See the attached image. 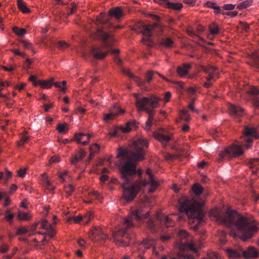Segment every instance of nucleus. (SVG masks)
Segmentation results:
<instances>
[{
    "mask_svg": "<svg viewBox=\"0 0 259 259\" xmlns=\"http://www.w3.org/2000/svg\"><path fill=\"white\" fill-rule=\"evenodd\" d=\"M90 138V135L78 133L75 135L74 140L77 143L81 144L82 145H85L89 143Z\"/></svg>",
    "mask_w": 259,
    "mask_h": 259,
    "instance_id": "nucleus-17",
    "label": "nucleus"
},
{
    "mask_svg": "<svg viewBox=\"0 0 259 259\" xmlns=\"http://www.w3.org/2000/svg\"><path fill=\"white\" fill-rule=\"evenodd\" d=\"M71 219L74 221L75 223H79L80 221H82L83 215H78L77 216H75L72 217Z\"/></svg>",
    "mask_w": 259,
    "mask_h": 259,
    "instance_id": "nucleus-56",
    "label": "nucleus"
},
{
    "mask_svg": "<svg viewBox=\"0 0 259 259\" xmlns=\"http://www.w3.org/2000/svg\"><path fill=\"white\" fill-rule=\"evenodd\" d=\"M122 72L124 74L127 75L131 78H132L134 81H135L139 87H142L143 86L144 81L139 77L135 76L133 75V74L130 72L129 70L123 69Z\"/></svg>",
    "mask_w": 259,
    "mask_h": 259,
    "instance_id": "nucleus-24",
    "label": "nucleus"
},
{
    "mask_svg": "<svg viewBox=\"0 0 259 259\" xmlns=\"http://www.w3.org/2000/svg\"><path fill=\"white\" fill-rule=\"evenodd\" d=\"M201 245H198L193 237L185 230H180L178 233V240L175 244V248L179 249L180 252L178 254V258L171 257L169 259H194L191 255L185 254L186 251H192L196 252Z\"/></svg>",
    "mask_w": 259,
    "mask_h": 259,
    "instance_id": "nucleus-4",
    "label": "nucleus"
},
{
    "mask_svg": "<svg viewBox=\"0 0 259 259\" xmlns=\"http://www.w3.org/2000/svg\"><path fill=\"white\" fill-rule=\"evenodd\" d=\"M148 147L147 140L143 137H140L135 140L131 149H123L120 148L117 157L124 156L121 162L120 170L122 178L123 196L122 198L127 201L134 199L138 192L143 188L149 185V192L153 193L160 185L159 180L153 175L150 169L146 171V180H140L132 184V177L136 173L137 162L144 159L145 149Z\"/></svg>",
    "mask_w": 259,
    "mask_h": 259,
    "instance_id": "nucleus-1",
    "label": "nucleus"
},
{
    "mask_svg": "<svg viewBox=\"0 0 259 259\" xmlns=\"http://www.w3.org/2000/svg\"><path fill=\"white\" fill-rule=\"evenodd\" d=\"M90 154L89 156V160L93 157L94 155L100 150V146L97 144H94L90 147Z\"/></svg>",
    "mask_w": 259,
    "mask_h": 259,
    "instance_id": "nucleus-30",
    "label": "nucleus"
},
{
    "mask_svg": "<svg viewBox=\"0 0 259 259\" xmlns=\"http://www.w3.org/2000/svg\"><path fill=\"white\" fill-rule=\"evenodd\" d=\"M161 45L166 48H171L173 46L174 41L170 38H163L160 41Z\"/></svg>",
    "mask_w": 259,
    "mask_h": 259,
    "instance_id": "nucleus-31",
    "label": "nucleus"
},
{
    "mask_svg": "<svg viewBox=\"0 0 259 259\" xmlns=\"http://www.w3.org/2000/svg\"><path fill=\"white\" fill-rule=\"evenodd\" d=\"M29 139V137L27 136V132L24 131L21 136V140H20V141L18 142V146H23L25 143L27 142Z\"/></svg>",
    "mask_w": 259,
    "mask_h": 259,
    "instance_id": "nucleus-34",
    "label": "nucleus"
},
{
    "mask_svg": "<svg viewBox=\"0 0 259 259\" xmlns=\"http://www.w3.org/2000/svg\"><path fill=\"white\" fill-rule=\"evenodd\" d=\"M89 237L92 241H96L106 239L107 238V235L103 232L100 227H95L91 230Z\"/></svg>",
    "mask_w": 259,
    "mask_h": 259,
    "instance_id": "nucleus-13",
    "label": "nucleus"
},
{
    "mask_svg": "<svg viewBox=\"0 0 259 259\" xmlns=\"http://www.w3.org/2000/svg\"><path fill=\"white\" fill-rule=\"evenodd\" d=\"M209 30L210 34L208 35L209 38H211V35H216L219 32V28L218 25L215 24H212L209 27Z\"/></svg>",
    "mask_w": 259,
    "mask_h": 259,
    "instance_id": "nucleus-32",
    "label": "nucleus"
},
{
    "mask_svg": "<svg viewBox=\"0 0 259 259\" xmlns=\"http://www.w3.org/2000/svg\"><path fill=\"white\" fill-rule=\"evenodd\" d=\"M252 3V1L251 0H246L238 5L237 8L239 10H242L250 6Z\"/></svg>",
    "mask_w": 259,
    "mask_h": 259,
    "instance_id": "nucleus-36",
    "label": "nucleus"
},
{
    "mask_svg": "<svg viewBox=\"0 0 259 259\" xmlns=\"http://www.w3.org/2000/svg\"><path fill=\"white\" fill-rule=\"evenodd\" d=\"M179 204L180 211L186 213L190 221L195 224L193 228L196 230L198 226L203 222L204 213L201 209L203 203L184 196L179 200Z\"/></svg>",
    "mask_w": 259,
    "mask_h": 259,
    "instance_id": "nucleus-3",
    "label": "nucleus"
},
{
    "mask_svg": "<svg viewBox=\"0 0 259 259\" xmlns=\"http://www.w3.org/2000/svg\"><path fill=\"white\" fill-rule=\"evenodd\" d=\"M241 138L248 143L246 146L248 148L251 147L249 143L252 142L253 138L257 139L259 138V136L257 135L254 128L246 126L244 128L243 135Z\"/></svg>",
    "mask_w": 259,
    "mask_h": 259,
    "instance_id": "nucleus-12",
    "label": "nucleus"
},
{
    "mask_svg": "<svg viewBox=\"0 0 259 259\" xmlns=\"http://www.w3.org/2000/svg\"><path fill=\"white\" fill-rule=\"evenodd\" d=\"M180 116L182 119L188 121L190 119V117L189 114L188 113V111L186 110H183L180 112Z\"/></svg>",
    "mask_w": 259,
    "mask_h": 259,
    "instance_id": "nucleus-41",
    "label": "nucleus"
},
{
    "mask_svg": "<svg viewBox=\"0 0 259 259\" xmlns=\"http://www.w3.org/2000/svg\"><path fill=\"white\" fill-rule=\"evenodd\" d=\"M67 171H65L64 172H59V178L62 180H64V179H65V177L67 176Z\"/></svg>",
    "mask_w": 259,
    "mask_h": 259,
    "instance_id": "nucleus-64",
    "label": "nucleus"
},
{
    "mask_svg": "<svg viewBox=\"0 0 259 259\" xmlns=\"http://www.w3.org/2000/svg\"><path fill=\"white\" fill-rule=\"evenodd\" d=\"M59 161H60V157L57 156H54L52 157L51 158V159H50V163H52L57 162H59Z\"/></svg>",
    "mask_w": 259,
    "mask_h": 259,
    "instance_id": "nucleus-61",
    "label": "nucleus"
},
{
    "mask_svg": "<svg viewBox=\"0 0 259 259\" xmlns=\"http://www.w3.org/2000/svg\"><path fill=\"white\" fill-rule=\"evenodd\" d=\"M56 129L59 133H65L68 130V125L67 124L59 123L58 124Z\"/></svg>",
    "mask_w": 259,
    "mask_h": 259,
    "instance_id": "nucleus-40",
    "label": "nucleus"
},
{
    "mask_svg": "<svg viewBox=\"0 0 259 259\" xmlns=\"http://www.w3.org/2000/svg\"><path fill=\"white\" fill-rule=\"evenodd\" d=\"M0 68L6 71H11L15 69V66H11L10 67H7L5 66H2L0 67Z\"/></svg>",
    "mask_w": 259,
    "mask_h": 259,
    "instance_id": "nucleus-62",
    "label": "nucleus"
},
{
    "mask_svg": "<svg viewBox=\"0 0 259 259\" xmlns=\"http://www.w3.org/2000/svg\"><path fill=\"white\" fill-rule=\"evenodd\" d=\"M136 99V107L139 111H145L149 114V118L146 122L144 127L147 131L150 130L151 125L153 120V111L148 107L149 106L151 108H156L159 105L160 99L155 96L150 97H143L141 99L139 98L138 95L135 94Z\"/></svg>",
    "mask_w": 259,
    "mask_h": 259,
    "instance_id": "nucleus-6",
    "label": "nucleus"
},
{
    "mask_svg": "<svg viewBox=\"0 0 259 259\" xmlns=\"http://www.w3.org/2000/svg\"><path fill=\"white\" fill-rule=\"evenodd\" d=\"M28 231L27 229L25 227H20L17 230L16 233L17 235H22L26 233Z\"/></svg>",
    "mask_w": 259,
    "mask_h": 259,
    "instance_id": "nucleus-50",
    "label": "nucleus"
},
{
    "mask_svg": "<svg viewBox=\"0 0 259 259\" xmlns=\"http://www.w3.org/2000/svg\"><path fill=\"white\" fill-rule=\"evenodd\" d=\"M54 79L53 78H51L48 80H38V83L42 86V88L45 89H49L50 88L52 84H53Z\"/></svg>",
    "mask_w": 259,
    "mask_h": 259,
    "instance_id": "nucleus-29",
    "label": "nucleus"
},
{
    "mask_svg": "<svg viewBox=\"0 0 259 259\" xmlns=\"http://www.w3.org/2000/svg\"><path fill=\"white\" fill-rule=\"evenodd\" d=\"M17 5L20 10L24 13H28L30 10L26 7V5L22 0H17Z\"/></svg>",
    "mask_w": 259,
    "mask_h": 259,
    "instance_id": "nucleus-33",
    "label": "nucleus"
},
{
    "mask_svg": "<svg viewBox=\"0 0 259 259\" xmlns=\"http://www.w3.org/2000/svg\"><path fill=\"white\" fill-rule=\"evenodd\" d=\"M109 14L111 16L115 17V18L117 19L122 17L121 11L118 7L110 10Z\"/></svg>",
    "mask_w": 259,
    "mask_h": 259,
    "instance_id": "nucleus-28",
    "label": "nucleus"
},
{
    "mask_svg": "<svg viewBox=\"0 0 259 259\" xmlns=\"http://www.w3.org/2000/svg\"><path fill=\"white\" fill-rule=\"evenodd\" d=\"M228 107L230 114L234 116H240L243 114V109L239 106L229 103Z\"/></svg>",
    "mask_w": 259,
    "mask_h": 259,
    "instance_id": "nucleus-18",
    "label": "nucleus"
},
{
    "mask_svg": "<svg viewBox=\"0 0 259 259\" xmlns=\"http://www.w3.org/2000/svg\"><path fill=\"white\" fill-rule=\"evenodd\" d=\"M105 14L101 13L99 16L97 18V21L98 23L101 24H104L106 23Z\"/></svg>",
    "mask_w": 259,
    "mask_h": 259,
    "instance_id": "nucleus-48",
    "label": "nucleus"
},
{
    "mask_svg": "<svg viewBox=\"0 0 259 259\" xmlns=\"http://www.w3.org/2000/svg\"><path fill=\"white\" fill-rule=\"evenodd\" d=\"M39 223L40 224L41 228L46 230L49 228L50 229L52 226L46 219L42 220Z\"/></svg>",
    "mask_w": 259,
    "mask_h": 259,
    "instance_id": "nucleus-44",
    "label": "nucleus"
},
{
    "mask_svg": "<svg viewBox=\"0 0 259 259\" xmlns=\"http://www.w3.org/2000/svg\"><path fill=\"white\" fill-rule=\"evenodd\" d=\"M218 235L219 236V237H221L220 239L221 243H225L226 240L224 238H225V237L226 236V233L224 231H220L219 232Z\"/></svg>",
    "mask_w": 259,
    "mask_h": 259,
    "instance_id": "nucleus-49",
    "label": "nucleus"
},
{
    "mask_svg": "<svg viewBox=\"0 0 259 259\" xmlns=\"http://www.w3.org/2000/svg\"><path fill=\"white\" fill-rule=\"evenodd\" d=\"M73 187L72 185H69L65 187V191L67 194L70 195L71 193L73 191Z\"/></svg>",
    "mask_w": 259,
    "mask_h": 259,
    "instance_id": "nucleus-54",
    "label": "nucleus"
},
{
    "mask_svg": "<svg viewBox=\"0 0 259 259\" xmlns=\"http://www.w3.org/2000/svg\"><path fill=\"white\" fill-rule=\"evenodd\" d=\"M29 79L30 81L32 82L35 85L38 84V82H37L36 81V77L35 76L31 75L29 77Z\"/></svg>",
    "mask_w": 259,
    "mask_h": 259,
    "instance_id": "nucleus-63",
    "label": "nucleus"
},
{
    "mask_svg": "<svg viewBox=\"0 0 259 259\" xmlns=\"http://www.w3.org/2000/svg\"><path fill=\"white\" fill-rule=\"evenodd\" d=\"M135 121H131L127 122L125 126H120L118 128L123 133H129L131 131L132 128L135 126Z\"/></svg>",
    "mask_w": 259,
    "mask_h": 259,
    "instance_id": "nucleus-25",
    "label": "nucleus"
},
{
    "mask_svg": "<svg viewBox=\"0 0 259 259\" xmlns=\"http://www.w3.org/2000/svg\"><path fill=\"white\" fill-rule=\"evenodd\" d=\"M124 112L123 109H121L118 105H115L110 110V113L105 114L104 120L106 121H108L114 118L117 115L122 114Z\"/></svg>",
    "mask_w": 259,
    "mask_h": 259,
    "instance_id": "nucleus-14",
    "label": "nucleus"
},
{
    "mask_svg": "<svg viewBox=\"0 0 259 259\" xmlns=\"http://www.w3.org/2000/svg\"><path fill=\"white\" fill-rule=\"evenodd\" d=\"M153 78V72L152 71H149L146 76V81L149 82Z\"/></svg>",
    "mask_w": 259,
    "mask_h": 259,
    "instance_id": "nucleus-55",
    "label": "nucleus"
},
{
    "mask_svg": "<svg viewBox=\"0 0 259 259\" xmlns=\"http://www.w3.org/2000/svg\"><path fill=\"white\" fill-rule=\"evenodd\" d=\"M161 26L158 23H155L153 25H144L140 23L136 25L135 30L137 33H142L143 35L142 41L148 46H152V37L155 34L158 35L159 32L162 30Z\"/></svg>",
    "mask_w": 259,
    "mask_h": 259,
    "instance_id": "nucleus-8",
    "label": "nucleus"
},
{
    "mask_svg": "<svg viewBox=\"0 0 259 259\" xmlns=\"http://www.w3.org/2000/svg\"><path fill=\"white\" fill-rule=\"evenodd\" d=\"M176 157H177L176 155H175L174 154H170V153H166L165 155V158L167 160L175 159Z\"/></svg>",
    "mask_w": 259,
    "mask_h": 259,
    "instance_id": "nucleus-59",
    "label": "nucleus"
},
{
    "mask_svg": "<svg viewBox=\"0 0 259 259\" xmlns=\"http://www.w3.org/2000/svg\"><path fill=\"white\" fill-rule=\"evenodd\" d=\"M58 47L61 49H65L68 47V45L63 41H60L58 44Z\"/></svg>",
    "mask_w": 259,
    "mask_h": 259,
    "instance_id": "nucleus-51",
    "label": "nucleus"
},
{
    "mask_svg": "<svg viewBox=\"0 0 259 259\" xmlns=\"http://www.w3.org/2000/svg\"><path fill=\"white\" fill-rule=\"evenodd\" d=\"M6 220L10 224H12L14 214L11 212L9 210H7L5 213Z\"/></svg>",
    "mask_w": 259,
    "mask_h": 259,
    "instance_id": "nucleus-38",
    "label": "nucleus"
},
{
    "mask_svg": "<svg viewBox=\"0 0 259 259\" xmlns=\"http://www.w3.org/2000/svg\"><path fill=\"white\" fill-rule=\"evenodd\" d=\"M85 155V152L82 149H80L77 154H75L71 159L72 164H76Z\"/></svg>",
    "mask_w": 259,
    "mask_h": 259,
    "instance_id": "nucleus-26",
    "label": "nucleus"
},
{
    "mask_svg": "<svg viewBox=\"0 0 259 259\" xmlns=\"http://www.w3.org/2000/svg\"><path fill=\"white\" fill-rule=\"evenodd\" d=\"M66 83L67 82L65 80H63L62 82V83H61L60 82H55L54 83L53 82V84L56 88H58L60 91L64 93L65 92L66 90V88L65 87Z\"/></svg>",
    "mask_w": 259,
    "mask_h": 259,
    "instance_id": "nucleus-35",
    "label": "nucleus"
},
{
    "mask_svg": "<svg viewBox=\"0 0 259 259\" xmlns=\"http://www.w3.org/2000/svg\"><path fill=\"white\" fill-rule=\"evenodd\" d=\"M47 232L45 233H42L39 232H38V234L41 235H46L48 234L50 237H53L56 233V231L54 229L53 226L51 227L50 229L49 228L48 230H47Z\"/></svg>",
    "mask_w": 259,
    "mask_h": 259,
    "instance_id": "nucleus-46",
    "label": "nucleus"
},
{
    "mask_svg": "<svg viewBox=\"0 0 259 259\" xmlns=\"http://www.w3.org/2000/svg\"><path fill=\"white\" fill-rule=\"evenodd\" d=\"M248 92L251 95H257L259 94V90L254 87H252L250 88Z\"/></svg>",
    "mask_w": 259,
    "mask_h": 259,
    "instance_id": "nucleus-52",
    "label": "nucleus"
},
{
    "mask_svg": "<svg viewBox=\"0 0 259 259\" xmlns=\"http://www.w3.org/2000/svg\"><path fill=\"white\" fill-rule=\"evenodd\" d=\"M157 219L159 220L161 223L165 224L166 227H168L172 226L171 219L168 216L165 215L162 213H158L157 214Z\"/></svg>",
    "mask_w": 259,
    "mask_h": 259,
    "instance_id": "nucleus-22",
    "label": "nucleus"
},
{
    "mask_svg": "<svg viewBox=\"0 0 259 259\" xmlns=\"http://www.w3.org/2000/svg\"><path fill=\"white\" fill-rule=\"evenodd\" d=\"M148 217V212L144 213L141 208L137 210H133L129 215L124 218L122 225L123 228H118L117 231L113 233V238L115 241L120 243L122 245H126L124 243L125 241L122 238L124 237H128V235L127 234V230L134 226V218L138 221H140L147 218Z\"/></svg>",
    "mask_w": 259,
    "mask_h": 259,
    "instance_id": "nucleus-5",
    "label": "nucleus"
},
{
    "mask_svg": "<svg viewBox=\"0 0 259 259\" xmlns=\"http://www.w3.org/2000/svg\"><path fill=\"white\" fill-rule=\"evenodd\" d=\"M243 154V150L240 145L232 144L219 153L217 160H228L233 157L240 156Z\"/></svg>",
    "mask_w": 259,
    "mask_h": 259,
    "instance_id": "nucleus-9",
    "label": "nucleus"
},
{
    "mask_svg": "<svg viewBox=\"0 0 259 259\" xmlns=\"http://www.w3.org/2000/svg\"><path fill=\"white\" fill-rule=\"evenodd\" d=\"M203 190V187L198 184H195L192 187L193 192L197 195H199L202 192Z\"/></svg>",
    "mask_w": 259,
    "mask_h": 259,
    "instance_id": "nucleus-37",
    "label": "nucleus"
},
{
    "mask_svg": "<svg viewBox=\"0 0 259 259\" xmlns=\"http://www.w3.org/2000/svg\"><path fill=\"white\" fill-rule=\"evenodd\" d=\"M235 5L226 4L223 6V8L226 10H232L235 8Z\"/></svg>",
    "mask_w": 259,
    "mask_h": 259,
    "instance_id": "nucleus-58",
    "label": "nucleus"
},
{
    "mask_svg": "<svg viewBox=\"0 0 259 259\" xmlns=\"http://www.w3.org/2000/svg\"><path fill=\"white\" fill-rule=\"evenodd\" d=\"M31 218V214L29 212L18 211L17 219L20 221H28Z\"/></svg>",
    "mask_w": 259,
    "mask_h": 259,
    "instance_id": "nucleus-27",
    "label": "nucleus"
},
{
    "mask_svg": "<svg viewBox=\"0 0 259 259\" xmlns=\"http://www.w3.org/2000/svg\"><path fill=\"white\" fill-rule=\"evenodd\" d=\"M209 217L211 220L230 228V234L240 237L243 241L251 238L258 229L252 216H242L230 209L224 215L219 209H212L209 212Z\"/></svg>",
    "mask_w": 259,
    "mask_h": 259,
    "instance_id": "nucleus-2",
    "label": "nucleus"
},
{
    "mask_svg": "<svg viewBox=\"0 0 259 259\" xmlns=\"http://www.w3.org/2000/svg\"><path fill=\"white\" fill-rule=\"evenodd\" d=\"M203 71L208 74L206 77L207 81L204 83V86L205 88H209L212 85L211 80H215L219 77V71L214 67L212 66H207L203 67Z\"/></svg>",
    "mask_w": 259,
    "mask_h": 259,
    "instance_id": "nucleus-11",
    "label": "nucleus"
},
{
    "mask_svg": "<svg viewBox=\"0 0 259 259\" xmlns=\"http://www.w3.org/2000/svg\"><path fill=\"white\" fill-rule=\"evenodd\" d=\"M227 255L230 259H237L242 254V248L238 249L228 248L226 249Z\"/></svg>",
    "mask_w": 259,
    "mask_h": 259,
    "instance_id": "nucleus-19",
    "label": "nucleus"
},
{
    "mask_svg": "<svg viewBox=\"0 0 259 259\" xmlns=\"http://www.w3.org/2000/svg\"><path fill=\"white\" fill-rule=\"evenodd\" d=\"M154 243V240L148 238L144 239L141 243L135 245L133 252V256L135 257H139L143 258L142 254L145 252V250L150 247H153Z\"/></svg>",
    "mask_w": 259,
    "mask_h": 259,
    "instance_id": "nucleus-10",
    "label": "nucleus"
},
{
    "mask_svg": "<svg viewBox=\"0 0 259 259\" xmlns=\"http://www.w3.org/2000/svg\"><path fill=\"white\" fill-rule=\"evenodd\" d=\"M13 30L16 35L19 36H23L26 33L25 29L20 28L16 26L13 28Z\"/></svg>",
    "mask_w": 259,
    "mask_h": 259,
    "instance_id": "nucleus-39",
    "label": "nucleus"
},
{
    "mask_svg": "<svg viewBox=\"0 0 259 259\" xmlns=\"http://www.w3.org/2000/svg\"><path fill=\"white\" fill-rule=\"evenodd\" d=\"M190 67V64H184L178 68L177 73L180 76L184 77L188 73Z\"/></svg>",
    "mask_w": 259,
    "mask_h": 259,
    "instance_id": "nucleus-20",
    "label": "nucleus"
},
{
    "mask_svg": "<svg viewBox=\"0 0 259 259\" xmlns=\"http://www.w3.org/2000/svg\"><path fill=\"white\" fill-rule=\"evenodd\" d=\"M97 35L99 37L101 38L104 42L103 45V48L107 50L106 51L102 52L100 49L94 48L92 50V53L94 58L98 59H102L104 58L109 51L114 55L119 53L118 49L112 50V47L115 42V40L113 36L109 34L102 31L98 30Z\"/></svg>",
    "mask_w": 259,
    "mask_h": 259,
    "instance_id": "nucleus-7",
    "label": "nucleus"
},
{
    "mask_svg": "<svg viewBox=\"0 0 259 259\" xmlns=\"http://www.w3.org/2000/svg\"><path fill=\"white\" fill-rule=\"evenodd\" d=\"M26 171V168H21L18 170L17 176L19 177L23 178V177H24V176L25 175Z\"/></svg>",
    "mask_w": 259,
    "mask_h": 259,
    "instance_id": "nucleus-53",
    "label": "nucleus"
},
{
    "mask_svg": "<svg viewBox=\"0 0 259 259\" xmlns=\"http://www.w3.org/2000/svg\"><path fill=\"white\" fill-rule=\"evenodd\" d=\"M258 254V251L253 246H249L244 251L242 250V255L246 259L256 257Z\"/></svg>",
    "mask_w": 259,
    "mask_h": 259,
    "instance_id": "nucleus-15",
    "label": "nucleus"
},
{
    "mask_svg": "<svg viewBox=\"0 0 259 259\" xmlns=\"http://www.w3.org/2000/svg\"><path fill=\"white\" fill-rule=\"evenodd\" d=\"M171 97V93L169 92H166L164 96L163 100L165 102H167L169 101Z\"/></svg>",
    "mask_w": 259,
    "mask_h": 259,
    "instance_id": "nucleus-60",
    "label": "nucleus"
},
{
    "mask_svg": "<svg viewBox=\"0 0 259 259\" xmlns=\"http://www.w3.org/2000/svg\"><path fill=\"white\" fill-rule=\"evenodd\" d=\"M167 5L170 8L176 10H180L182 8V5L180 3H167Z\"/></svg>",
    "mask_w": 259,
    "mask_h": 259,
    "instance_id": "nucleus-42",
    "label": "nucleus"
},
{
    "mask_svg": "<svg viewBox=\"0 0 259 259\" xmlns=\"http://www.w3.org/2000/svg\"><path fill=\"white\" fill-rule=\"evenodd\" d=\"M208 259H221V256L217 252L210 251L207 253Z\"/></svg>",
    "mask_w": 259,
    "mask_h": 259,
    "instance_id": "nucleus-45",
    "label": "nucleus"
},
{
    "mask_svg": "<svg viewBox=\"0 0 259 259\" xmlns=\"http://www.w3.org/2000/svg\"><path fill=\"white\" fill-rule=\"evenodd\" d=\"M40 181L42 186L46 189L52 191L55 187L49 179L48 176L46 172H44L41 175Z\"/></svg>",
    "mask_w": 259,
    "mask_h": 259,
    "instance_id": "nucleus-16",
    "label": "nucleus"
},
{
    "mask_svg": "<svg viewBox=\"0 0 259 259\" xmlns=\"http://www.w3.org/2000/svg\"><path fill=\"white\" fill-rule=\"evenodd\" d=\"M11 85V83L9 81H3L1 80H0V92H1L3 90V87H4L5 85H7L8 87L10 86Z\"/></svg>",
    "mask_w": 259,
    "mask_h": 259,
    "instance_id": "nucleus-57",
    "label": "nucleus"
},
{
    "mask_svg": "<svg viewBox=\"0 0 259 259\" xmlns=\"http://www.w3.org/2000/svg\"><path fill=\"white\" fill-rule=\"evenodd\" d=\"M248 166L252 169V174L255 175L257 170L259 169V159L258 158H253L250 160L248 163Z\"/></svg>",
    "mask_w": 259,
    "mask_h": 259,
    "instance_id": "nucleus-21",
    "label": "nucleus"
},
{
    "mask_svg": "<svg viewBox=\"0 0 259 259\" xmlns=\"http://www.w3.org/2000/svg\"><path fill=\"white\" fill-rule=\"evenodd\" d=\"M93 217V213L91 211H88L83 216L82 221L85 224H87Z\"/></svg>",
    "mask_w": 259,
    "mask_h": 259,
    "instance_id": "nucleus-43",
    "label": "nucleus"
},
{
    "mask_svg": "<svg viewBox=\"0 0 259 259\" xmlns=\"http://www.w3.org/2000/svg\"><path fill=\"white\" fill-rule=\"evenodd\" d=\"M154 138L161 142L162 144H166L170 139V137L169 136L164 135L158 132H154L153 133Z\"/></svg>",
    "mask_w": 259,
    "mask_h": 259,
    "instance_id": "nucleus-23",
    "label": "nucleus"
},
{
    "mask_svg": "<svg viewBox=\"0 0 259 259\" xmlns=\"http://www.w3.org/2000/svg\"><path fill=\"white\" fill-rule=\"evenodd\" d=\"M21 42L25 49L30 50L32 52H34V50L32 47V44L29 41L25 40H21Z\"/></svg>",
    "mask_w": 259,
    "mask_h": 259,
    "instance_id": "nucleus-47",
    "label": "nucleus"
}]
</instances>
